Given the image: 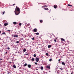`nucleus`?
Masks as SVG:
<instances>
[{"label": "nucleus", "instance_id": "obj_1", "mask_svg": "<svg viewBox=\"0 0 74 74\" xmlns=\"http://www.w3.org/2000/svg\"><path fill=\"white\" fill-rule=\"evenodd\" d=\"M16 10L17 11H15V14L16 15H19V14H20V12H21L20 9H19V8H17L15 9V11H16Z\"/></svg>", "mask_w": 74, "mask_h": 74}, {"label": "nucleus", "instance_id": "obj_2", "mask_svg": "<svg viewBox=\"0 0 74 74\" xmlns=\"http://www.w3.org/2000/svg\"><path fill=\"white\" fill-rule=\"evenodd\" d=\"M35 60L37 62H38L39 61V58L36 57V58Z\"/></svg>", "mask_w": 74, "mask_h": 74}, {"label": "nucleus", "instance_id": "obj_3", "mask_svg": "<svg viewBox=\"0 0 74 74\" xmlns=\"http://www.w3.org/2000/svg\"><path fill=\"white\" fill-rule=\"evenodd\" d=\"M33 31L34 32H37V29L36 28H35L33 29Z\"/></svg>", "mask_w": 74, "mask_h": 74}, {"label": "nucleus", "instance_id": "obj_4", "mask_svg": "<svg viewBox=\"0 0 74 74\" xmlns=\"http://www.w3.org/2000/svg\"><path fill=\"white\" fill-rule=\"evenodd\" d=\"M43 8L44 10H47V11L49 10V9L47 8Z\"/></svg>", "mask_w": 74, "mask_h": 74}, {"label": "nucleus", "instance_id": "obj_5", "mask_svg": "<svg viewBox=\"0 0 74 74\" xmlns=\"http://www.w3.org/2000/svg\"><path fill=\"white\" fill-rule=\"evenodd\" d=\"M53 7L54 8L56 9V8H57L58 7V6H57V5H54L53 6Z\"/></svg>", "mask_w": 74, "mask_h": 74}, {"label": "nucleus", "instance_id": "obj_6", "mask_svg": "<svg viewBox=\"0 0 74 74\" xmlns=\"http://www.w3.org/2000/svg\"><path fill=\"white\" fill-rule=\"evenodd\" d=\"M27 66H28V68H31V65H30V64H28L27 65Z\"/></svg>", "mask_w": 74, "mask_h": 74}, {"label": "nucleus", "instance_id": "obj_7", "mask_svg": "<svg viewBox=\"0 0 74 74\" xmlns=\"http://www.w3.org/2000/svg\"><path fill=\"white\" fill-rule=\"evenodd\" d=\"M46 67L48 68V69H51V68H50V66H47Z\"/></svg>", "mask_w": 74, "mask_h": 74}, {"label": "nucleus", "instance_id": "obj_8", "mask_svg": "<svg viewBox=\"0 0 74 74\" xmlns=\"http://www.w3.org/2000/svg\"><path fill=\"white\" fill-rule=\"evenodd\" d=\"M13 67H14V69H16V66H15V65H13Z\"/></svg>", "mask_w": 74, "mask_h": 74}, {"label": "nucleus", "instance_id": "obj_9", "mask_svg": "<svg viewBox=\"0 0 74 74\" xmlns=\"http://www.w3.org/2000/svg\"><path fill=\"white\" fill-rule=\"evenodd\" d=\"M5 13V11H4L3 12H1V14H2V15H4V14Z\"/></svg>", "mask_w": 74, "mask_h": 74}, {"label": "nucleus", "instance_id": "obj_10", "mask_svg": "<svg viewBox=\"0 0 74 74\" xmlns=\"http://www.w3.org/2000/svg\"><path fill=\"white\" fill-rule=\"evenodd\" d=\"M62 65H65V63H64V62H62Z\"/></svg>", "mask_w": 74, "mask_h": 74}, {"label": "nucleus", "instance_id": "obj_11", "mask_svg": "<svg viewBox=\"0 0 74 74\" xmlns=\"http://www.w3.org/2000/svg\"><path fill=\"white\" fill-rule=\"evenodd\" d=\"M8 25V24L7 23H5L4 24V25L5 26H6Z\"/></svg>", "mask_w": 74, "mask_h": 74}, {"label": "nucleus", "instance_id": "obj_12", "mask_svg": "<svg viewBox=\"0 0 74 74\" xmlns=\"http://www.w3.org/2000/svg\"><path fill=\"white\" fill-rule=\"evenodd\" d=\"M40 69H41V70H43L44 69V67H42V66H41Z\"/></svg>", "mask_w": 74, "mask_h": 74}, {"label": "nucleus", "instance_id": "obj_13", "mask_svg": "<svg viewBox=\"0 0 74 74\" xmlns=\"http://www.w3.org/2000/svg\"><path fill=\"white\" fill-rule=\"evenodd\" d=\"M51 45H49L48 46V48H51Z\"/></svg>", "mask_w": 74, "mask_h": 74}, {"label": "nucleus", "instance_id": "obj_14", "mask_svg": "<svg viewBox=\"0 0 74 74\" xmlns=\"http://www.w3.org/2000/svg\"><path fill=\"white\" fill-rule=\"evenodd\" d=\"M27 63H25V64H24V66L25 67L26 66H27Z\"/></svg>", "mask_w": 74, "mask_h": 74}, {"label": "nucleus", "instance_id": "obj_15", "mask_svg": "<svg viewBox=\"0 0 74 74\" xmlns=\"http://www.w3.org/2000/svg\"><path fill=\"white\" fill-rule=\"evenodd\" d=\"M26 49H24L23 50V52H26Z\"/></svg>", "mask_w": 74, "mask_h": 74}, {"label": "nucleus", "instance_id": "obj_16", "mask_svg": "<svg viewBox=\"0 0 74 74\" xmlns=\"http://www.w3.org/2000/svg\"><path fill=\"white\" fill-rule=\"evenodd\" d=\"M32 61H34V58H32Z\"/></svg>", "mask_w": 74, "mask_h": 74}, {"label": "nucleus", "instance_id": "obj_17", "mask_svg": "<svg viewBox=\"0 0 74 74\" xmlns=\"http://www.w3.org/2000/svg\"><path fill=\"white\" fill-rule=\"evenodd\" d=\"M61 40L62 41H65L64 39L62 38H61Z\"/></svg>", "mask_w": 74, "mask_h": 74}, {"label": "nucleus", "instance_id": "obj_18", "mask_svg": "<svg viewBox=\"0 0 74 74\" xmlns=\"http://www.w3.org/2000/svg\"><path fill=\"white\" fill-rule=\"evenodd\" d=\"M68 6H69V7H71L72 6V5L70 4L68 5Z\"/></svg>", "mask_w": 74, "mask_h": 74}, {"label": "nucleus", "instance_id": "obj_19", "mask_svg": "<svg viewBox=\"0 0 74 74\" xmlns=\"http://www.w3.org/2000/svg\"><path fill=\"white\" fill-rule=\"evenodd\" d=\"M26 53H27L25 54V55H29V53H27V52H26Z\"/></svg>", "mask_w": 74, "mask_h": 74}, {"label": "nucleus", "instance_id": "obj_20", "mask_svg": "<svg viewBox=\"0 0 74 74\" xmlns=\"http://www.w3.org/2000/svg\"><path fill=\"white\" fill-rule=\"evenodd\" d=\"M13 24H16V22H14L13 23Z\"/></svg>", "mask_w": 74, "mask_h": 74}, {"label": "nucleus", "instance_id": "obj_21", "mask_svg": "<svg viewBox=\"0 0 74 74\" xmlns=\"http://www.w3.org/2000/svg\"><path fill=\"white\" fill-rule=\"evenodd\" d=\"M36 34L37 35H39V33H36Z\"/></svg>", "mask_w": 74, "mask_h": 74}, {"label": "nucleus", "instance_id": "obj_22", "mask_svg": "<svg viewBox=\"0 0 74 74\" xmlns=\"http://www.w3.org/2000/svg\"><path fill=\"white\" fill-rule=\"evenodd\" d=\"M46 55H47V56H49V54H48V53H46Z\"/></svg>", "mask_w": 74, "mask_h": 74}, {"label": "nucleus", "instance_id": "obj_23", "mask_svg": "<svg viewBox=\"0 0 74 74\" xmlns=\"http://www.w3.org/2000/svg\"><path fill=\"white\" fill-rule=\"evenodd\" d=\"M34 57H36V55L35 54H34Z\"/></svg>", "mask_w": 74, "mask_h": 74}, {"label": "nucleus", "instance_id": "obj_24", "mask_svg": "<svg viewBox=\"0 0 74 74\" xmlns=\"http://www.w3.org/2000/svg\"><path fill=\"white\" fill-rule=\"evenodd\" d=\"M49 61H50V62H51V61H52V59L51 58L49 59Z\"/></svg>", "mask_w": 74, "mask_h": 74}, {"label": "nucleus", "instance_id": "obj_25", "mask_svg": "<svg viewBox=\"0 0 74 74\" xmlns=\"http://www.w3.org/2000/svg\"><path fill=\"white\" fill-rule=\"evenodd\" d=\"M5 34V32H3L2 33V34Z\"/></svg>", "mask_w": 74, "mask_h": 74}, {"label": "nucleus", "instance_id": "obj_26", "mask_svg": "<svg viewBox=\"0 0 74 74\" xmlns=\"http://www.w3.org/2000/svg\"><path fill=\"white\" fill-rule=\"evenodd\" d=\"M19 26H21V25H22V24L21 23H20L19 24Z\"/></svg>", "mask_w": 74, "mask_h": 74}, {"label": "nucleus", "instance_id": "obj_27", "mask_svg": "<svg viewBox=\"0 0 74 74\" xmlns=\"http://www.w3.org/2000/svg\"><path fill=\"white\" fill-rule=\"evenodd\" d=\"M19 42L18 41H17L16 42V43H19Z\"/></svg>", "mask_w": 74, "mask_h": 74}, {"label": "nucleus", "instance_id": "obj_28", "mask_svg": "<svg viewBox=\"0 0 74 74\" xmlns=\"http://www.w3.org/2000/svg\"><path fill=\"white\" fill-rule=\"evenodd\" d=\"M35 64L36 65H37V62H35Z\"/></svg>", "mask_w": 74, "mask_h": 74}, {"label": "nucleus", "instance_id": "obj_29", "mask_svg": "<svg viewBox=\"0 0 74 74\" xmlns=\"http://www.w3.org/2000/svg\"><path fill=\"white\" fill-rule=\"evenodd\" d=\"M7 49H8V50H9L10 49V47H8Z\"/></svg>", "mask_w": 74, "mask_h": 74}, {"label": "nucleus", "instance_id": "obj_30", "mask_svg": "<svg viewBox=\"0 0 74 74\" xmlns=\"http://www.w3.org/2000/svg\"><path fill=\"white\" fill-rule=\"evenodd\" d=\"M42 22V20H41L40 21V22Z\"/></svg>", "mask_w": 74, "mask_h": 74}, {"label": "nucleus", "instance_id": "obj_31", "mask_svg": "<svg viewBox=\"0 0 74 74\" xmlns=\"http://www.w3.org/2000/svg\"><path fill=\"white\" fill-rule=\"evenodd\" d=\"M6 32H10V30H7Z\"/></svg>", "mask_w": 74, "mask_h": 74}, {"label": "nucleus", "instance_id": "obj_32", "mask_svg": "<svg viewBox=\"0 0 74 74\" xmlns=\"http://www.w3.org/2000/svg\"><path fill=\"white\" fill-rule=\"evenodd\" d=\"M16 37H18V35H15Z\"/></svg>", "mask_w": 74, "mask_h": 74}, {"label": "nucleus", "instance_id": "obj_33", "mask_svg": "<svg viewBox=\"0 0 74 74\" xmlns=\"http://www.w3.org/2000/svg\"><path fill=\"white\" fill-rule=\"evenodd\" d=\"M54 41H55V42H56V39H55L54 40Z\"/></svg>", "mask_w": 74, "mask_h": 74}, {"label": "nucleus", "instance_id": "obj_34", "mask_svg": "<svg viewBox=\"0 0 74 74\" xmlns=\"http://www.w3.org/2000/svg\"><path fill=\"white\" fill-rule=\"evenodd\" d=\"M60 70H63V68H60Z\"/></svg>", "mask_w": 74, "mask_h": 74}, {"label": "nucleus", "instance_id": "obj_35", "mask_svg": "<svg viewBox=\"0 0 74 74\" xmlns=\"http://www.w3.org/2000/svg\"><path fill=\"white\" fill-rule=\"evenodd\" d=\"M32 40H34V38H32Z\"/></svg>", "mask_w": 74, "mask_h": 74}, {"label": "nucleus", "instance_id": "obj_36", "mask_svg": "<svg viewBox=\"0 0 74 74\" xmlns=\"http://www.w3.org/2000/svg\"><path fill=\"white\" fill-rule=\"evenodd\" d=\"M30 25V24H27V26H29Z\"/></svg>", "mask_w": 74, "mask_h": 74}, {"label": "nucleus", "instance_id": "obj_37", "mask_svg": "<svg viewBox=\"0 0 74 74\" xmlns=\"http://www.w3.org/2000/svg\"><path fill=\"white\" fill-rule=\"evenodd\" d=\"M44 7H47V6H46V5H45L44 6Z\"/></svg>", "mask_w": 74, "mask_h": 74}, {"label": "nucleus", "instance_id": "obj_38", "mask_svg": "<svg viewBox=\"0 0 74 74\" xmlns=\"http://www.w3.org/2000/svg\"><path fill=\"white\" fill-rule=\"evenodd\" d=\"M58 61L59 62H60V59L58 60Z\"/></svg>", "mask_w": 74, "mask_h": 74}, {"label": "nucleus", "instance_id": "obj_39", "mask_svg": "<svg viewBox=\"0 0 74 74\" xmlns=\"http://www.w3.org/2000/svg\"><path fill=\"white\" fill-rule=\"evenodd\" d=\"M13 6L15 5V4H13Z\"/></svg>", "mask_w": 74, "mask_h": 74}, {"label": "nucleus", "instance_id": "obj_40", "mask_svg": "<svg viewBox=\"0 0 74 74\" xmlns=\"http://www.w3.org/2000/svg\"><path fill=\"white\" fill-rule=\"evenodd\" d=\"M5 53H6V54H7V52H5Z\"/></svg>", "mask_w": 74, "mask_h": 74}, {"label": "nucleus", "instance_id": "obj_41", "mask_svg": "<svg viewBox=\"0 0 74 74\" xmlns=\"http://www.w3.org/2000/svg\"><path fill=\"white\" fill-rule=\"evenodd\" d=\"M36 70H38V69H36Z\"/></svg>", "mask_w": 74, "mask_h": 74}, {"label": "nucleus", "instance_id": "obj_42", "mask_svg": "<svg viewBox=\"0 0 74 74\" xmlns=\"http://www.w3.org/2000/svg\"><path fill=\"white\" fill-rule=\"evenodd\" d=\"M13 37H15V35L13 36Z\"/></svg>", "mask_w": 74, "mask_h": 74}, {"label": "nucleus", "instance_id": "obj_43", "mask_svg": "<svg viewBox=\"0 0 74 74\" xmlns=\"http://www.w3.org/2000/svg\"><path fill=\"white\" fill-rule=\"evenodd\" d=\"M42 8H43V7H44V6H42Z\"/></svg>", "mask_w": 74, "mask_h": 74}, {"label": "nucleus", "instance_id": "obj_44", "mask_svg": "<svg viewBox=\"0 0 74 74\" xmlns=\"http://www.w3.org/2000/svg\"><path fill=\"white\" fill-rule=\"evenodd\" d=\"M16 8H17V6H16Z\"/></svg>", "mask_w": 74, "mask_h": 74}, {"label": "nucleus", "instance_id": "obj_45", "mask_svg": "<svg viewBox=\"0 0 74 74\" xmlns=\"http://www.w3.org/2000/svg\"><path fill=\"white\" fill-rule=\"evenodd\" d=\"M1 31H0V33H1Z\"/></svg>", "mask_w": 74, "mask_h": 74}, {"label": "nucleus", "instance_id": "obj_46", "mask_svg": "<svg viewBox=\"0 0 74 74\" xmlns=\"http://www.w3.org/2000/svg\"><path fill=\"white\" fill-rule=\"evenodd\" d=\"M71 74H73V73H71Z\"/></svg>", "mask_w": 74, "mask_h": 74}, {"label": "nucleus", "instance_id": "obj_47", "mask_svg": "<svg viewBox=\"0 0 74 74\" xmlns=\"http://www.w3.org/2000/svg\"><path fill=\"white\" fill-rule=\"evenodd\" d=\"M14 12H15V11H14Z\"/></svg>", "mask_w": 74, "mask_h": 74}]
</instances>
